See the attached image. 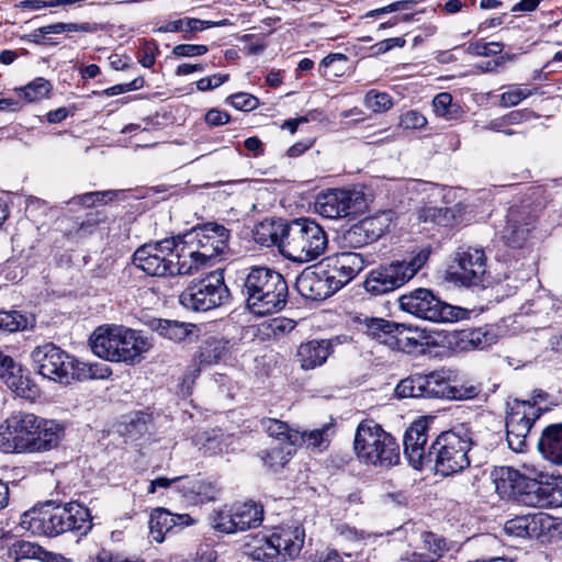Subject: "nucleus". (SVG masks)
Listing matches in <instances>:
<instances>
[{"mask_svg":"<svg viewBox=\"0 0 562 562\" xmlns=\"http://www.w3.org/2000/svg\"><path fill=\"white\" fill-rule=\"evenodd\" d=\"M64 427L32 413L14 412L0 424V450L5 453L43 452L57 447Z\"/></svg>","mask_w":562,"mask_h":562,"instance_id":"nucleus-1","label":"nucleus"},{"mask_svg":"<svg viewBox=\"0 0 562 562\" xmlns=\"http://www.w3.org/2000/svg\"><path fill=\"white\" fill-rule=\"evenodd\" d=\"M20 526L35 536L56 537L68 531L86 533L92 525L89 509L77 502H69L33 507L21 516Z\"/></svg>","mask_w":562,"mask_h":562,"instance_id":"nucleus-2","label":"nucleus"},{"mask_svg":"<svg viewBox=\"0 0 562 562\" xmlns=\"http://www.w3.org/2000/svg\"><path fill=\"white\" fill-rule=\"evenodd\" d=\"M31 359L38 374L65 385L75 380L104 379L111 374L108 366H88L52 342L35 347Z\"/></svg>","mask_w":562,"mask_h":562,"instance_id":"nucleus-3","label":"nucleus"},{"mask_svg":"<svg viewBox=\"0 0 562 562\" xmlns=\"http://www.w3.org/2000/svg\"><path fill=\"white\" fill-rule=\"evenodd\" d=\"M241 292L248 310L266 316L285 306L289 291L281 273L266 267H252L244 279Z\"/></svg>","mask_w":562,"mask_h":562,"instance_id":"nucleus-4","label":"nucleus"},{"mask_svg":"<svg viewBox=\"0 0 562 562\" xmlns=\"http://www.w3.org/2000/svg\"><path fill=\"white\" fill-rule=\"evenodd\" d=\"M93 353L114 362H130L151 348V342L139 331L117 325L102 326L90 338Z\"/></svg>","mask_w":562,"mask_h":562,"instance_id":"nucleus-5","label":"nucleus"},{"mask_svg":"<svg viewBox=\"0 0 562 562\" xmlns=\"http://www.w3.org/2000/svg\"><path fill=\"white\" fill-rule=\"evenodd\" d=\"M281 254L296 262H308L327 248L328 239L323 227L316 222L301 217L285 222L281 229Z\"/></svg>","mask_w":562,"mask_h":562,"instance_id":"nucleus-6","label":"nucleus"},{"mask_svg":"<svg viewBox=\"0 0 562 562\" xmlns=\"http://www.w3.org/2000/svg\"><path fill=\"white\" fill-rule=\"evenodd\" d=\"M353 450L364 464L391 468L400 462V447L395 438L372 419H364L358 425Z\"/></svg>","mask_w":562,"mask_h":562,"instance_id":"nucleus-7","label":"nucleus"},{"mask_svg":"<svg viewBox=\"0 0 562 562\" xmlns=\"http://www.w3.org/2000/svg\"><path fill=\"white\" fill-rule=\"evenodd\" d=\"M473 445V434L463 425L441 432L430 446L436 473L448 476L469 468L468 453Z\"/></svg>","mask_w":562,"mask_h":562,"instance_id":"nucleus-8","label":"nucleus"},{"mask_svg":"<svg viewBox=\"0 0 562 562\" xmlns=\"http://www.w3.org/2000/svg\"><path fill=\"white\" fill-rule=\"evenodd\" d=\"M304 537V529L301 527L276 528L270 533L255 536L246 547L254 560L286 562L299 557Z\"/></svg>","mask_w":562,"mask_h":562,"instance_id":"nucleus-9","label":"nucleus"},{"mask_svg":"<svg viewBox=\"0 0 562 562\" xmlns=\"http://www.w3.org/2000/svg\"><path fill=\"white\" fill-rule=\"evenodd\" d=\"M430 254L431 248L426 246L408 261H394L370 271L363 282L366 291L373 295H382L402 286L425 266Z\"/></svg>","mask_w":562,"mask_h":562,"instance_id":"nucleus-10","label":"nucleus"},{"mask_svg":"<svg viewBox=\"0 0 562 562\" xmlns=\"http://www.w3.org/2000/svg\"><path fill=\"white\" fill-rule=\"evenodd\" d=\"M400 308L434 323H450L464 318L467 311L440 301L430 290L418 288L398 299Z\"/></svg>","mask_w":562,"mask_h":562,"instance_id":"nucleus-11","label":"nucleus"},{"mask_svg":"<svg viewBox=\"0 0 562 562\" xmlns=\"http://www.w3.org/2000/svg\"><path fill=\"white\" fill-rule=\"evenodd\" d=\"M229 300V290L223 271L217 269L205 277L192 280L179 296L188 310L206 312L224 305Z\"/></svg>","mask_w":562,"mask_h":562,"instance_id":"nucleus-12","label":"nucleus"},{"mask_svg":"<svg viewBox=\"0 0 562 562\" xmlns=\"http://www.w3.org/2000/svg\"><path fill=\"white\" fill-rule=\"evenodd\" d=\"M262 520L263 507L255 502L224 505L211 516L213 528L223 533H236L257 528Z\"/></svg>","mask_w":562,"mask_h":562,"instance_id":"nucleus-13","label":"nucleus"},{"mask_svg":"<svg viewBox=\"0 0 562 562\" xmlns=\"http://www.w3.org/2000/svg\"><path fill=\"white\" fill-rule=\"evenodd\" d=\"M506 417V437L509 448L521 452L527 446V438L532 425L541 415L536 402L514 400L508 403Z\"/></svg>","mask_w":562,"mask_h":562,"instance_id":"nucleus-14","label":"nucleus"},{"mask_svg":"<svg viewBox=\"0 0 562 562\" xmlns=\"http://www.w3.org/2000/svg\"><path fill=\"white\" fill-rule=\"evenodd\" d=\"M177 256V238L145 244L133 255L134 265L149 276H172V260Z\"/></svg>","mask_w":562,"mask_h":562,"instance_id":"nucleus-15","label":"nucleus"},{"mask_svg":"<svg viewBox=\"0 0 562 562\" xmlns=\"http://www.w3.org/2000/svg\"><path fill=\"white\" fill-rule=\"evenodd\" d=\"M486 256L483 249L460 248L450 266L449 280L463 286L483 285L486 278Z\"/></svg>","mask_w":562,"mask_h":562,"instance_id":"nucleus-16","label":"nucleus"},{"mask_svg":"<svg viewBox=\"0 0 562 562\" xmlns=\"http://www.w3.org/2000/svg\"><path fill=\"white\" fill-rule=\"evenodd\" d=\"M363 205L364 199L362 193L334 189L317 196L315 210L323 217L337 220L360 212Z\"/></svg>","mask_w":562,"mask_h":562,"instance_id":"nucleus-17","label":"nucleus"},{"mask_svg":"<svg viewBox=\"0 0 562 562\" xmlns=\"http://www.w3.org/2000/svg\"><path fill=\"white\" fill-rule=\"evenodd\" d=\"M543 477L542 472L530 469L521 503L540 508L562 506V480L542 481Z\"/></svg>","mask_w":562,"mask_h":562,"instance_id":"nucleus-18","label":"nucleus"},{"mask_svg":"<svg viewBox=\"0 0 562 562\" xmlns=\"http://www.w3.org/2000/svg\"><path fill=\"white\" fill-rule=\"evenodd\" d=\"M393 215L394 213L387 210L362 218L344 234V241L350 248H361L376 241L389 231Z\"/></svg>","mask_w":562,"mask_h":562,"instance_id":"nucleus-19","label":"nucleus"},{"mask_svg":"<svg viewBox=\"0 0 562 562\" xmlns=\"http://www.w3.org/2000/svg\"><path fill=\"white\" fill-rule=\"evenodd\" d=\"M192 245L195 240L198 255L204 258L209 265L227 248L228 231L218 224L207 223L195 228L190 235Z\"/></svg>","mask_w":562,"mask_h":562,"instance_id":"nucleus-20","label":"nucleus"},{"mask_svg":"<svg viewBox=\"0 0 562 562\" xmlns=\"http://www.w3.org/2000/svg\"><path fill=\"white\" fill-rule=\"evenodd\" d=\"M428 440L427 427L417 423L412 425L404 435V454L408 463L416 470L431 464L430 447L426 449Z\"/></svg>","mask_w":562,"mask_h":562,"instance_id":"nucleus-21","label":"nucleus"},{"mask_svg":"<svg viewBox=\"0 0 562 562\" xmlns=\"http://www.w3.org/2000/svg\"><path fill=\"white\" fill-rule=\"evenodd\" d=\"M532 223L533 216L528 206H512L506 226L502 231V239L513 248H520L529 235Z\"/></svg>","mask_w":562,"mask_h":562,"instance_id":"nucleus-22","label":"nucleus"},{"mask_svg":"<svg viewBox=\"0 0 562 562\" xmlns=\"http://www.w3.org/2000/svg\"><path fill=\"white\" fill-rule=\"evenodd\" d=\"M529 472L528 468H526V473L520 474L513 468L499 467L491 472V480L501 498H517L521 503Z\"/></svg>","mask_w":562,"mask_h":562,"instance_id":"nucleus-23","label":"nucleus"},{"mask_svg":"<svg viewBox=\"0 0 562 562\" xmlns=\"http://www.w3.org/2000/svg\"><path fill=\"white\" fill-rule=\"evenodd\" d=\"M430 340L428 333L398 324L390 348L407 355H423L429 348Z\"/></svg>","mask_w":562,"mask_h":562,"instance_id":"nucleus-24","label":"nucleus"},{"mask_svg":"<svg viewBox=\"0 0 562 562\" xmlns=\"http://www.w3.org/2000/svg\"><path fill=\"white\" fill-rule=\"evenodd\" d=\"M296 289L302 296L314 301H322L334 294L318 265L302 271L296 279Z\"/></svg>","mask_w":562,"mask_h":562,"instance_id":"nucleus-25","label":"nucleus"},{"mask_svg":"<svg viewBox=\"0 0 562 562\" xmlns=\"http://www.w3.org/2000/svg\"><path fill=\"white\" fill-rule=\"evenodd\" d=\"M333 352V345L330 340H308L302 342L296 350V360L301 369L308 371L323 366L330 353Z\"/></svg>","mask_w":562,"mask_h":562,"instance_id":"nucleus-26","label":"nucleus"},{"mask_svg":"<svg viewBox=\"0 0 562 562\" xmlns=\"http://www.w3.org/2000/svg\"><path fill=\"white\" fill-rule=\"evenodd\" d=\"M426 375L430 385V394L434 395L435 398L461 400L470 398L475 395L474 387L463 392L461 389L451 385L450 375L445 370L432 371Z\"/></svg>","mask_w":562,"mask_h":562,"instance_id":"nucleus-27","label":"nucleus"},{"mask_svg":"<svg viewBox=\"0 0 562 562\" xmlns=\"http://www.w3.org/2000/svg\"><path fill=\"white\" fill-rule=\"evenodd\" d=\"M227 20L218 22L205 21L195 18H183L173 21H167L161 24L157 31L160 33H182L183 38L190 41L194 37L195 33L206 29L227 25Z\"/></svg>","mask_w":562,"mask_h":562,"instance_id":"nucleus-28","label":"nucleus"},{"mask_svg":"<svg viewBox=\"0 0 562 562\" xmlns=\"http://www.w3.org/2000/svg\"><path fill=\"white\" fill-rule=\"evenodd\" d=\"M189 515L175 516L170 512L158 508L149 519V533L156 542H161L168 532H171L178 525H189Z\"/></svg>","mask_w":562,"mask_h":562,"instance_id":"nucleus-29","label":"nucleus"},{"mask_svg":"<svg viewBox=\"0 0 562 562\" xmlns=\"http://www.w3.org/2000/svg\"><path fill=\"white\" fill-rule=\"evenodd\" d=\"M538 450L546 460L562 465V424L550 425L543 429Z\"/></svg>","mask_w":562,"mask_h":562,"instance_id":"nucleus-30","label":"nucleus"},{"mask_svg":"<svg viewBox=\"0 0 562 562\" xmlns=\"http://www.w3.org/2000/svg\"><path fill=\"white\" fill-rule=\"evenodd\" d=\"M7 364L5 371L0 374L7 386L18 396L34 398L37 394L36 385L32 383L27 375L23 374L22 368L12 358L11 363Z\"/></svg>","mask_w":562,"mask_h":562,"instance_id":"nucleus-31","label":"nucleus"},{"mask_svg":"<svg viewBox=\"0 0 562 562\" xmlns=\"http://www.w3.org/2000/svg\"><path fill=\"white\" fill-rule=\"evenodd\" d=\"M157 333L173 342H192L199 336L196 325L170 319H159Z\"/></svg>","mask_w":562,"mask_h":562,"instance_id":"nucleus-32","label":"nucleus"},{"mask_svg":"<svg viewBox=\"0 0 562 562\" xmlns=\"http://www.w3.org/2000/svg\"><path fill=\"white\" fill-rule=\"evenodd\" d=\"M172 276L173 274H193L198 272L201 267L207 266L209 262L198 255V251L191 246H186L177 239V256L172 260Z\"/></svg>","mask_w":562,"mask_h":562,"instance_id":"nucleus-33","label":"nucleus"},{"mask_svg":"<svg viewBox=\"0 0 562 562\" xmlns=\"http://www.w3.org/2000/svg\"><path fill=\"white\" fill-rule=\"evenodd\" d=\"M552 518L542 514L533 516H520L513 518L505 524V531L517 538H530L538 526L550 528Z\"/></svg>","mask_w":562,"mask_h":562,"instance_id":"nucleus-34","label":"nucleus"},{"mask_svg":"<svg viewBox=\"0 0 562 562\" xmlns=\"http://www.w3.org/2000/svg\"><path fill=\"white\" fill-rule=\"evenodd\" d=\"M328 258L334 265H337L344 280H348V282L352 281L369 263L367 257L355 251H342L328 256Z\"/></svg>","mask_w":562,"mask_h":562,"instance_id":"nucleus-35","label":"nucleus"},{"mask_svg":"<svg viewBox=\"0 0 562 562\" xmlns=\"http://www.w3.org/2000/svg\"><path fill=\"white\" fill-rule=\"evenodd\" d=\"M176 490L189 502L211 501L215 496V487L212 483L189 476H182L181 483Z\"/></svg>","mask_w":562,"mask_h":562,"instance_id":"nucleus-36","label":"nucleus"},{"mask_svg":"<svg viewBox=\"0 0 562 562\" xmlns=\"http://www.w3.org/2000/svg\"><path fill=\"white\" fill-rule=\"evenodd\" d=\"M360 324L363 326L364 334L368 337L387 347H391L398 325L397 323L379 317H364Z\"/></svg>","mask_w":562,"mask_h":562,"instance_id":"nucleus-37","label":"nucleus"},{"mask_svg":"<svg viewBox=\"0 0 562 562\" xmlns=\"http://www.w3.org/2000/svg\"><path fill=\"white\" fill-rule=\"evenodd\" d=\"M261 425L266 432L280 443H289V446H297L301 435L300 431L291 429L288 424L279 419L265 418L261 420Z\"/></svg>","mask_w":562,"mask_h":562,"instance_id":"nucleus-38","label":"nucleus"},{"mask_svg":"<svg viewBox=\"0 0 562 562\" xmlns=\"http://www.w3.org/2000/svg\"><path fill=\"white\" fill-rule=\"evenodd\" d=\"M285 222H262L255 229V239L263 246L277 245L281 250V229Z\"/></svg>","mask_w":562,"mask_h":562,"instance_id":"nucleus-39","label":"nucleus"},{"mask_svg":"<svg viewBox=\"0 0 562 562\" xmlns=\"http://www.w3.org/2000/svg\"><path fill=\"white\" fill-rule=\"evenodd\" d=\"M295 446H289V443H280L269 450L261 452V460L270 469L277 470L284 467L294 453Z\"/></svg>","mask_w":562,"mask_h":562,"instance_id":"nucleus-40","label":"nucleus"},{"mask_svg":"<svg viewBox=\"0 0 562 562\" xmlns=\"http://www.w3.org/2000/svg\"><path fill=\"white\" fill-rule=\"evenodd\" d=\"M432 109L437 116L447 121L458 120L462 113L460 105L452 102V95L449 92L435 95Z\"/></svg>","mask_w":562,"mask_h":562,"instance_id":"nucleus-41","label":"nucleus"},{"mask_svg":"<svg viewBox=\"0 0 562 562\" xmlns=\"http://www.w3.org/2000/svg\"><path fill=\"white\" fill-rule=\"evenodd\" d=\"M454 220V212L449 207L424 206L418 211V221L440 226H449Z\"/></svg>","mask_w":562,"mask_h":562,"instance_id":"nucleus-42","label":"nucleus"},{"mask_svg":"<svg viewBox=\"0 0 562 562\" xmlns=\"http://www.w3.org/2000/svg\"><path fill=\"white\" fill-rule=\"evenodd\" d=\"M226 341L217 338L205 340L200 351V362L204 364L217 363L226 353Z\"/></svg>","mask_w":562,"mask_h":562,"instance_id":"nucleus-43","label":"nucleus"},{"mask_svg":"<svg viewBox=\"0 0 562 562\" xmlns=\"http://www.w3.org/2000/svg\"><path fill=\"white\" fill-rule=\"evenodd\" d=\"M300 435L299 443L304 442L307 448L323 450L328 446L330 436L333 435V427L325 425L319 429L300 432Z\"/></svg>","mask_w":562,"mask_h":562,"instance_id":"nucleus-44","label":"nucleus"},{"mask_svg":"<svg viewBox=\"0 0 562 562\" xmlns=\"http://www.w3.org/2000/svg\"><path fill=\"white\" fill-rule=\"evenodd\" d=\"M50 83L44 78H36L27 86L20 89V95L27 102H36L47 98L50 92Z\"/></svg>","mask_w":562,"mask_h":562,"instance_id":"nucleus-45","label":"nucleus"},{"mask_svg":"<svg viewBox=\"0 0 562 562\" xmlns=\"http://www.w3.org/2000/svg\"><path fill=\"white\" fill-rule=\"evenodd\" d=\"M318 267L323 270L325 278L334 293L342 289L348 284V280H344V276L337 269V265H334L331 260L326 257L319 263Z\"/></svg>","mask_w":562,"mask_h":562,"instance_id":"nucleus-46","label":"nucleus"},{"mask_svg":"<svg viewBox=\"0 0 562 562\" xmlns=\"http://www.w3.org/2000/svg\"><path fill=\"white\" fill-rule=\"evenodd\" d=\"M364 105L367 109L375 112L382 113L392 108L393 101L389 93L379 92L376 90H370L364 95Z\"/></svg>","mask_w":562,"mask_h":562,"instance_id":"nucleus-47","label":"nucleus"},{"mask_svg":"<svg viewBox=\"0 0 562 562\" xmlns=\"http://www.w3.org/2000/svg\"><path fill=\"white\" fill-rule=\"evenodd\" d=\"M505 88L506 90L499 98V104L504 108L515 106L532 93L531 90L517 85H510Z\"/></svg>","mask_w":562,"mask_h":562,"instance_id":"nucleus-48","label":"nucleus"},{"mask_svg":"<svg viewBox=\"0 0 562 562\" xmlns=\"http://www.w3.org/2000/svg\"><path fill=\"white\" fill-rule=\"evenodd\" d=\"M27 325V318L20 313L0 311V329L7 331L24 330Z\"/></svg>","mask_w":562,"mask_h":562,"instance_id":"nucleus-49","label":"nucleus"},{"mask_svg":"<svg viewBox=\"0 0 562 562\" xmlns=\"http://www.w3.org/2000/svg\"><path fill=\"white\" fill-rule=\"evenodd\" d=\"M395 393L401 398L420 397V374H414L403 379L396 385Z\"/></svg>","mask_w":562,"mask_h":562,"instance_id":"nucleus-50","label":"nucleus"},{"mask_svg":"<svg viewBox=\"0 0 562 562\" xmlns=\"http://www.w3.org/2000/svg\"><path fill=\"white\" fill-rule=\"evenodd\" d=\"M462 333H467V340L474 348L484 349L495 341V335L484 328H474Z\"/></svg>","mask_w":562,"mask_h":562,"instance_id":"nucleus-51","label":"nucleus"},{"mask_svg":"<svg viewBox=\"0 0 562 562\" xmlns=\"http://www.w3.org/2000/svg\"><path fill=\"white\" fill-rule=\"evenodd\" d=\"M426 125L427 119L417 110H408L400 116V126L405 130H419Z\"/></svg>","mask_w":562,"mask_h":562,"instance_id":"nucleus-52","label":"nucleus"},{"mask_svg":"<svg viewBox=\"0 0 562 562\" xmlns=\"http://www.w3.org/2000/svg\"><path fill=\"white\" fill-rule=\"evenodd\" d=\"M503 50V44L498 42L485 43L482 41L470 43L468 52L476 56L497 55Z\"/></svg>","mask_w":562,"mask_h":562,"instance_id":"nucleus-53","label":"nucleus"},{"mask_svg":"<svg viewBox=\"0 0 562 562\" xmlns=\"http://www.w3.org/2000/svg\"><path fill=\"white\" fill-rule=\"evenodd\" d=\"M423 542H424L425 548L430 553H432V555H430V558H436V560L439 559L442 555V553L447 550L446 541L441 537H439L432 532L424 533Z\"/></svg>","mask_w":562,"mask_h":562,"instance_id":"nucleus-54","label":"nucleus"},{"mask_svg":"<svg viewBox=\"0 0 562 562\" xmlns=\"http://www.w3.org/2000/svg\"><path fill=\"white\" fill-rule=\"evenodd\" d=\"M229 100L234 108L241 111H251L259 104V101L256 97L245 92L232 94Z\"/></svg>","mask_w":562,"mask_h":562,"instance_id":"nucleus-55","label":"nucleus"},{"mask_svg":"<svg viewBox=\"0 0 562 562\" xmlns=\"http://www.w3.org/2000/svg\"><path fill=\"white\" fill-rule=\"evenodd\" d=\"M209 52L206 45L196 44H179L172 49V54L177 57H195L202 56Z\"/></svg>","mask_w":562,"mask_h":562,"instance_id":"nucleus-56","label":"nucleus"},{"mask_svg":"<svg viewBox=\"0 0 562 562\" xmlns=\"http://www.w3.org/2000/svg\"><path fill=\"white\" fill-rule=\"evenodd\" d=\"M144 79L142 77L135 78L127 83H120L104 89L101 93L108 97L122 94L128 91H134L143 88Z\"/></svg>","mask_w":562,"mask_h":562,"instance_id":"nucleus-57","label":"nucleus"},{"mask_svg":"<svg viewBox=\"0 0 562 562\" xmlns=\"http://www.w3.org/2000/svg\"><path fill=\"white\" fill-rule=\"evenodd\" d=\"M229 76L226 74H215L209 77H204L196 82V88L202 92L213 90L226 82Z\"/></svg>","mask_w":562,"mask_h":562,"instance_id":"nucleus-58","label":"nucleus"},{"mask_svg":"<svg viewBox=\"0 0 562 562\" xmlns=\"http://www.w3.org/2000/svg\"><path fill=\"white\" fill-rule=\"evenodd\" d=\"M159 52L155 42H145L139 56V63L143 67L150 68L155 65L156 55Z\"/></svg>","mask_w":562,"mask_h":562,"instance_id":"nucleus-59","label":"nucleus"},{"mask_svg":"<svg viewBox=\"0 0 562 562\" xmlns=\"http://www.w3.org/2000/svg\"><path fill=\"white\" fill-rule=\"evenodd\" d=\"M115 192L113 191H95V192H88L78 198L79 203L85 206H92L97 202H101L104 200L105 196H108L110 200H112L115 196Z\"/></svg>","mask_w":562,"mask_h":562,"instance_id":"nucleus-60","label":"nucleus"},{"mask_svg":"<svg viewBox=\"0 0 562 562\" xmlns=\"http://www.w3.org/2000/svg\"><path fill=\"white\" fill-rule=\"evenodd\" d=\"M229 121V115L221 110L212 109L205 115V122L211 126L224 125Z\"/></svg>","mask_w":562,"mask_h":562,"instance_id":"nucleus-61","label":"nucleus"},{"mask_svg":"<svg viewBox=\"0 0 562 562\" xmlns=\"http://www.w3.org/2000/svg\"><path fill=\"white\" fill-rule=\"evenodd\" d=\"M181 479L182 476H177L173 479L158 477L149 483L147 492L148 494H154L157 488H167L170 487L172 484H176V487L178 484L181 483Z\"/></svg>","mask_w":562,"mask_h":562,"instance_id":"nucleus-62","label":"nucleus"},{"mask_svg":"<svg viewBox=\"0 0 562 562\" xmlns=\"http://www.w3.org/2000/svg\"><path fill=\"white\" fill-rule=\"evenodd\" d=\"M20 9L41 10L44 8H54L53 0H23L16 4Z\"/></svg>","mask_w":562,"mask_h":562,"instance_id":"nucleus-63","label":"nucleus"},{"mask_svg":"<svg viewBox=\"0 0 562 562\" xmlns=\"http://www.w3.org/2000/svg\"><path fill=\"white\" fill-rule=\"evenodd\" d=\"M436 558H430L429 554L408 552L401 557L398 562H435Z\"/></svg>","mask_w":562,"mask_h":562,"instance_id":"nucleus-64","label":"nucleus"}]
</instances>
